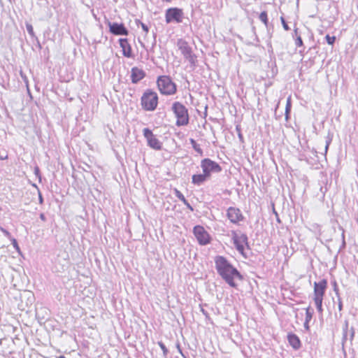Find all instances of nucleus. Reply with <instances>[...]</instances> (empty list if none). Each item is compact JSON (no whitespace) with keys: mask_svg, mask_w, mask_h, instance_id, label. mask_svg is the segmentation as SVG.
<instances>
[{"mask_svg":"<svg viewBox=\"0 0 358 358\" xmlns=\"http://www.w3.org/2000/svg\"><path fill=\"white\" fill-rule=\"evenodd\" d=\"M143 136L148 141V145L157 150H161L162 143L153 134L152 131L148 128H144L143 130Z\"/></svg>","mask_w":358,"mask_h":358,"instance_id":"nucleus-9","label":"nucleus"},{"mask_svg":"<svg viewBox=\"0 0 358 358\" xmlns=\"http://www.w3.org/2000/svg\"><path fill=\"white\" fill-rule=\"evenodd\" d=\"M165 18L166 23H170L173 21L180 23L182 22L183 12L178 8H169L166 11Z\"/></svg>","mask_w":358,"mask_h":358,"instance_id":"nucleus-8","label":"nucleus"},{"mask_svg":"<svg viewBox=\"0 0 358 358\" xmlns=\"http://www.w3.org/2000/svg\"><path fill=\"white\" fill-rule=\"evenodd\" d=\"M215 268L219 275L232 287L237 286L235 279L241 280L242 276L225 257L217 256L215 259Z\"/></svg>","mask_w":358,"mask_h":358,"instance_id":"nucleus-1","label":"nucleus"},{"mask_svg":"<svg viewBox=\"0 0 358 358\" xmlns=\"http://www.w3.org/2000/svg\"><path fill=\"white\" fill-rule=\"evenodd\" d=\"M327 282L326 280L323 279L321 281L314 283V298L313 299H323V296L325 293V290L327 288Z\"/></svg>","mask_w":358,"mask_h":358,"instance_id":"nucleus-11","label":"nucleus"},{"mask_svg":"<svg viewBox=\"0 0 358 358\" xmlns=\"http://www.w3.org/2000/svg\"><path fill=\"white\" fill-rule=\"evenodd\" d=\"M313 315V310H310V308H307L306 311V323H309V322L311 320Z\"/></svg>","mask_w":358,"mask_h":358,"instance_id":"nucleus-20","label":"nucleus"},{"mask_svg":"<svg viewBox=\"0 0 358 358\" xmlns=\"http://www.w3.org/2000/svg\"><path fill=\"white\" fill-rule=\"evenodd\" d=\"M334 291L336 292V294H338V289L336 287H334Z\"/></svg>","mask_w":358,"mask_h":358,"instance_id":"nucleus-41","label":"nucleus"},{"mask_svg":"<svg viewBox=\"0 0 358 358\" xmlns=\"http://www.w3.org/2000/svg\"><path fill=\"white\" fill-rule=\"evenodd\" d=\"M325 38L327 43L329 45H333L336 40L335 36H330L329 35H327Z\"/></svg>","mask_w":358,"mask_h":358,"instance_id":"nucleus-25","label":"nucleus"},{"mask_svg":"<svg viewBox=\"0 0 358 358\" xmlns=\"http://www.w3.org/2000/svg\"><path fill=\"white\" fill-rule=\"evenodd\" d=\"M177 46L178 49L180 50L182 55L184 57L188 60L191 64L194 63V56L192 54V48L188 45V43L185 40L180 38L177 41Z\"/></svg>","mask_w":358,"mask_h":358,"instance_id":"nucleus-7","label":"nucleus"},{"mask_svg":"<svg viewBox=\"0 0 358 358\" xmlns=\"http://www.w3.org/2000/svg\"><path fill=\"white\" fill-rule=\"evenodd\" d=\"M304 327L306 329H308L309 327H308V323H306V322H304Z\"/></svg>","mask_w":358,"mask_h":358,"instance_id":"nucleus-38","label":"nucleus"},{"mask_svg":"<svg viewBox=\"0 0 358 358\" xmlns=\"http://www.w3.org/2000/svg\"><path fill=\"white\" fill-rule=\"evenodd\" d=\"M145 76V72L138 68V67H133L131 71V82L133 83H137L141 80H142Z\"/></svg>","mask_w":358,"mask_h":358,"instance_id":"nucleus-15","label":"nucleus"},{"mask_svg":"<svg viewBox=\"0 0 358 358\" xmlns=\"http://www.w3.org/2000/svg\"><path fill=\"white\" fill-rule=\"evenodd\" d=\"M12 244L13 247L17 250H20V248L18 246L17 242L15 238H11Z\"/></svg>","mask_w":358,"mask_h":358,"instance_id":"nucleus-30","label":"nucleus"},{"mask_svg":"<svg viewBox=\"0 0 358 358\" xmlns=\"http://www.w3.org/2000/svg\"><path fill=\"white\" fill-rule=\"evenodd\" d=\"M227 217L233 223H237L243 220V216L238 208L230 207L227 210Z\"/></svg>","mask_w":358,"mask_h":358,"instance_id":"nucleus-13","label":"nucleus"},{"mask_svg":"<svg viewBox=\"0 0 358 358\" xmlns=\"http://www.w3.org/2000/svg\"><path fill=\"white\" fill-rule=\"evenodd\" d=\"M187 208H189V209H191L192 210H193L192 207L191 206V205L188 203L187 205H185Z\"/></svg>","mask_w":358,"mask_h":358,"instance_id":"nucleus-37","label":"nucleus"},{"mask_svg":"<svg viewBox=\"0 0 358 358\" xmlns=\"http://www.w3.org/2000/svg\"><path fill=\"white\" fill-rule=\"evenodd\" d=\"M157 83L159 92L163 94L171 95L176 92V85L168 76H159Z\"/></svg>","mask_w":358,"mask_h":358,"instance_id":"nucleus-4","label":"nucleus"},{"mask_svg":"<svg viewBox=\"0 0 358 358\" xmlns=\"http://www.w3.org/2000/svg\"><path fill=\"white\" fill-rule=\"evenodd\" d=\"M287 339H288L289 344L295 350H297L301 347L300 340L296 335L293 334H289L287 335Z\"/></svg>","mask_w":358,"mask_h":358,"instance_id":"nucleus-16","label":"nucleus"},{"mask_svg":"<svg viewBox=\"0 0 358 358\" xmlns=\"http://www.w3.org/2000/svg\"><path fill=\"white\" fill-rule=\"evenodd\" d=\"M280 20H281V22H282V24L283 26V28L285 29V30L286 31H288L290 29V28L288 27L287 24L286 23L284 17H280Z\"/></svg>","mask_w":358,"mask_h":358,"instance_id":"nucleus-29","label":"nucleus"},{"mask_svg":"<svg viewBox=\"0 0 358 358\" xmlns=\"http://www.w3.org/2000/svg\"><path fill=\"white\" fill-rule=\"evenodd\" d=\"M232 239L236 250L243 256H245L244 250L245 248H249L248 243V236L243 233H232Z\"/></svg>","mask_w":358,"mask_h":358,"instance_id":"nucleus-5","label":"nucleus"},{"mask_svg":"<svg viewBox=\"0 0 358 358\" xmlns=\"http://www.w3.org/2000/svg\"><path fill=\"white\" fill-rule=\"evenodd\" d=\"M343 238L344 239V233L342 234Z\"/></svg>","mask_w":358,"mask_h":358,"instance_id":"nucleus-42","label":"nucleus"},{"mask_svg":"<svg viewBox=\"0 0 358 358\" xmlns=\"http://www.w3.org/2000/svg\"><path fill=\"white\" fill-rule=\"evenodd\" d=\"M171 110L176 117V124L178 127L186 126L189 124V114L187 108L180 102H174L172 105Z\"/></svg>","mask_w":358,"mask_h":358,"instance_id":"nucleus-2","label":"nucleus"},{"mask_svg":"<svg viewBox=\"0 0 358 358\" xmlns=\"http://www.w3.org/2000/svg\"><path fill=\"white\" fill-rule=\"evenodd\" d=\"M119 43L122 48L123 55L128 58L132 57L131 48L128 40L127 38H120Z\"/></svg>","mask_w":358,"mask_h":358,"instance_id":"nucleus-14","label":"nucleus"},{"mask_svg":"<svg viewBox=\"0 0 358 358\" xmlns=\"http://www.w3.org/2000/svg\"><path fill=\"white\" fill-rule=\"evenodd\" d=\"M209 178L203 172L202 174H194L192 176V183L196 185H201Z\"/></svg>","mask_w":358,"mask_h":358,"instance_id":"nucleus-17","label":"nucleus"},{"mask_svg":"<svg viewBox=\"0 0 358 358\" xmlns=\"http://www.w3.org/2000/svg\"><path fill=\"white\" fill-rule=\"evenodd\" d=\"M175 195L181 201L182 200H184V199H185V196H183V194L179 190H178L176 189H175Z\"/></svg>","mask_w":358,"mask_h":358,"instance_id":"nucleus-27","label":"nucleus"},{"mask_svg":"<svg viewBox=\"0 0 358 358\" xmlns=\"http://www.w3.org/2000/svg\"><path fill=\"white\" fill-rule=\"evenodd\" d=\"M136 24H141L143 30L145 32V34H147L148 33L149 28H148V27L145 24H144L143 22H141L140 20H137L136 21Z\"/></svg>","mask_w":358,"mask_h":358,"instance_id":"nucleus-23","label":"nucleus"},{"mask_svg":"<svg viewBox=\"0 0 358 358\" xmlns=\"http://www.w3.org/2000/svg\"><path fill=\"white\" fill-rule=\"evenodd\" d=\"M35 172H36V174H38V172H39V170H38V168H36V171H35Z\"/></svg>","mask_w":358,"mask_h":358,"instance_id":"nucleus-40","label":"nucleus"},{"mask_svg":"<svg viewBox=\"0 0 358 358\" xmlns=\"http://www.w3.org/2000/svg\"><path fill=\"white\" fill-rule=\"evenodd\" d=\"M142 108L147 111H153L157 106L158 96L151 90L145 91L141 96Z\"/></svg>","mask_w":358,"mask_h":358,"instance_id":"nucleus-3","label":"nucleus"},{"mask_svg":"<svg viewBox=\"0 0 358 358\" xmlns=\"http://www.w3.org/2000/svg\"><path fill=\"white\" fill-rule=\"evenodd\" d=\"M189 141H190V143H191L192 147L194 148V150H196L197 152H200L201 149L197 148L198 145H197L196 142L193 138H190Z\"/></svg>","mask_w":358,"mask_h":358,"instance_id":"nucleus-28","label":"nucleus"},{"mask_svg":"<svg viewBox=\"0 0 358 358\" xmlns=\"http://www.w3.org/2000/svg\"><path fill=\"white\" fill-rule=\"evenodd\" d=\"M201 167L203 172L208 177H210L211 173H219L222 169L220 166L215 162L206 158L201 161Z\"/></svg>","mask_w":358,"mask_h":358,"instance_id":"nucleus-6","label":"nucleus"},{"mask_svg":"<svg viewBox=\"0 0 358 358\" xmlns=\"http://www.w3.org/2000/svg\"><path fill=\"white\" fill-rule=\"evenodd\" d=\"M342 307H343L342 302H341V299H338V309H339V310H342Z\"/></svg>","mask_w":358,"mask_h":358,"instance_id":"nucleus-33","label":"nucleus"},{"mask_svg":"<svg viewBox=\"0 0 358 358\" xmlns=\"http://www.w3.org/2000/svg\"><path fill=\"white\" fill-rule=\"evenodd\" d=\"M314 299V301H315V306H316L317 311L320 313H322V311H323V309H322V301H323V299Z\"/></svg>","mask_w":358,"mask_h":358,"instance_id":"nucleus-19","label":"nucleus"},{"mask_svg":"<svg viewBox=\"0 0 358 358\" xmlns=\"http://www.w3.org/2000/svg\"><path fill=\"white\" fill-rule=\"evenodd\" d=\"M108 25L110 31L115 35L127 36L129 34V31L123 24L108 22Z\"/></svg>","mask_w":358,"mask_h":358,"instance_id":"nucleus-12","label":"nucleus"},{"mask_svg":"<svg viewBox=\"0 0 358 358\" xmlns=\"http://www.w3.org/2000/svg\"><path fill=\"white\" fill-rule=\"evenodd\" d=\"M295 44L296 46H302L303 45V41H302L301 36L297 37Z\"/></svg>","mask_w":358,"mask_h":358,"instance_id":"nucleus-31","label":"nucleus"},{"mask_svg":"<svg viewBox=\"0 0 358 358\" xmlns=\"http://www.w3.org/2000/svg\"><path fill=\"white\" fill-rule=\"evenodd\" d=\"M158 345H159L160 348L163 351L164 357H166L169 351H168L167 348H166L165 345L162 342H159Z\"/></svg>","mask_w":358,"mask_h":358,"instance_id":"nucleus-22","label":"nucleus"},{"mask_svg":"<svg viewBox=\"0 0 358 358\" xmlns=\"http://www.w3.org/2000/svg\"><path fill=\"white\" fill-rule=\"evenodd\" d=\"M182 202L185 204V205H187L189 202L186 200V199H184V200L182 201Z\"/></svg>","mask_w":358,"mask_h":358,"instance_id":"nucleus-36","label":"nucleus"},{"mask_svg":"<svg viewBox=\"0 0 358 358\" xmlns=\"http://www.w3.org/2000/svg\"><path fill=\"white\" fill-rule=\"evenodd\" d=\"M194 234L201 245H206L209 243V235L203 227L199 225L194 227Z\"/></svg>","mask_w":358,"mask_h":358,"instance_id":"nucleus-10","label":"nucleus"},{"mask_svg":"<svg viewBox=\"0 0 358 358\" xmlns=\"http://www.w3.org/2000/svg\"><path fill=\"white\" fill-rule=\"evenodd\" d=\"M40 218H41V220H43V221H45V220H46L45 216V215H44L43 213H41V214L40 215Z\"/></svg>","mask_w":358,"mask_h":358,"instance_id":"nucleus-34","label":"nucleus"},{"mask_svg":"<svg viewBox=\"0 0 358 358\" xmlns=\"http://www.w3.org/2000/svg\"><path fill=\"white\" fill-rule=\"evenodd\" d=\"M259 20L263 22L266 25L268 23L267 14L265 11H263L259 15Z\"/></svg>","mask_w":358,"mask_h":358,"instance_id":"nucleus-21","label":"nucleus"},{"mask_svg":"<svg viewBox=\"0 0 358 358\" xmlns=\"http://www.w3.org/2000/svg\"><path fill=\"white\" fill-rule=\"evenodd\" d=\"M331 142V139L330 138L327 137L326 142H325L324 152L323 153L324 155H325L327 154Z\"/></svg>","mask_w":358,"mask_h":358,"instance_id":"nucleus-26","label":"nucleus"},{"mask_svg":"<svg viewBox=\"0 0 358 358\" xmlns=\"http://www.w3.org/2000/svg\"><path fill=\"white\" fill-rule=\"evenodd\" d=\"M177 348H178V351L180 352V353H181V354H182V351H181V349H180V348L179 344H178V345H177Z\"/></svg>","mask_w":358,"mask_h":358,"instance_id":"nucleus-39","label":"nucleus"},{"mask_svg":"<svg viewBox=\"0 0 358 358\" xmlns=\"http://www.w3.org/2000/svg\"><path fill=\"white\" fill-rule=\"evenodd\" d=\"M39 202L41 203H43V197H42V195H41V194L40 192H39Z\"/></svg>","mask_w":358,"mask_h":358,"instance_id":"nucleus-35","label":"nucleus"},{"mask_svg":"<svg viewBox=\"0 0 358 358\" xmlns=\"http://www.w3.org/2000/svg\"><path fill=\"white\" fill-rule=\"evenodd\" d=\"M292 103H291V97L289 96L287 99V103L285 107V119L287 120L289 118V114L291 110Z\"/></svg>","mask_w":358,"mask_h":358,"instance_id":"nucleus-18","label":"nucleus"},{"mask_svg":"<svg viewBox=\"0 0 358 358\" xmlns=\"http://www.w3.org/2000/svg\"><path fill=\"white\" fill-rule=\"evenodd\" d=\"M26 29H27V31L29 34L30 36H34V29H33V27H32L31 24H26Z\"/></svg>","mask_w":358,"mask_h":358,"instance_id":"nucleus-24","label":"nucleus"},{"mask_svg":"<svg viewBox=\"0 0 358 358\" xmlns=\"http://www.w3.org/2000/svg\"><path fill=\"white\" fill-rule=\"evenodd\" d=\"M0 230L3 233V234L8 237V238H10L11 236H10V234L9 231H8L6 229H3V228H1Z\"/></svg>","mask_w":358,"mask_h":358,"instance_id":"nucleus-32","label":"nucleus"}]
</instances>
